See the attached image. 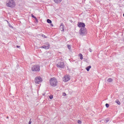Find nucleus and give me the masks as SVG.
Listing matches in <instances>:
<instances>
[{
    "mask_svg": "<svg viewBox=\"0 0 124 124\" xmlns=\"http://www.w3.org/2000/svg\"><path fill=\"white\" fill-rule=\"evenodd\" d=\"M6 5L7 7L14 8L15 7V1L14 0H8L6 1Z\"/></svg>",
    "mask_w": 124,
    "mask_h": 124,
    "instance_id": "f257e3e1",
    "label": "nucleus"
},
{
    "mask_svg": "<svg viewBox=\"0 0 124 124\" xmlns=\"http://www.w3.org/2000/svg\"><path fill=\"white\" fill-rule=\"evenodd\" d=\"M57 84H58V81L55 78H52L50 80V84L52 87H56L57 86Z\"/></svg>",
    "mask_w": 124,
    "mask_h": 124,
    "instance_id": "f03ea898",
    "label": "nucleus"
},
{
    "mask_svg": "<svg viewBox=\"0 0 124 124\" xmlns=\"http://www.w3.org/2000/svg\"><path fill=\"white\" fill-rule=\"evenodd\" d=\"M79 33L81 36H85V35H87V29L86 28H80Z\"/></svg>",
    "mask_w": 124,
    "mask_h": 124,
    "instance_id": "7ed1b4c3",
    "label": "nucleus"
},
{
    "mask_svg": "<svg viewBox=\"0 0 124 124\" xmlns=\"http://www.w3.org/2000/svg\"><path fill=\"white\" fill-rule=\"evenodd\" d=\"M64 66H65V65H64V62L63 61H60L57 64V67L58 68H64Z\"/></svg>",
    "mask_w": 124,
    "mask_h": 124,
    "instance_id": "20e7f679",
    "label": "nucleus"
},
{
    "mask_svg": "<svg viewBox=\"0 0 124 124\" xmlns=\"http://www.w3.org/2000/svg\"><path fill=\"white\" fill-rule=\"evenodd\" d=\"M32 71L39 72L40 71V66L39 65H35L31 68Z\"/></svg>",
    "mask_w": 124,
    "mask_h": 124,
    "instance_id": "39448f33",
    "label": "nucleus"
},
{
    "mask_svg": "<svg viewBox=\"0 0 124 124\" xmlns=\"http://www.w3.org/2000/svg\"><path fill=\"white\" fill-rule=\"evenodd\" d=\"M41 49H45V50H48L50 48V44L48 42H46L44 44V45L41 46Z\"/></svg>",
    "mask_w": 124,
    "mask_h": 124,
    "instance_id": "423d86ee",
    "label": "nucleus"
},
{
    "mask_svg": "<svg viewBox=\"0 0 124 124\" xmlns=\"http://www.w3.org/2000/svg\"><path fill=\"white\" fill-rule=\"evenodd\" d=\"M35 84H40L42 82V78L40 77H36L34 79Z\"/></svg>",
    "mask_w": 124,
    "mask_h": 124,
    "instance_id": "0eeeda50",
    "label": "nucleus"
},
{
    "mask_svg": "<svg viewBox=\"0 0 124 124\" xmlns=\"http://www.w3.org/2000/svg\"><path fill=\"white\" fill-rule=\"evenodd\" d=\"M78 27L79 28H81V29L85 28V27H86V25L84 22H79L78 24Z\"/></svg>",
    "mask_w": 124,
    "mask_h": 124,
    "instance_id": "6e6552de",
    "label": "nucleus"
},
{
    "mask_svg": "<svg viewBox=\"0 0 124 124\" xmlns=\"http://www.w3.org/2000/svg\"><path fill=\"white\" fill-rule=\"evenodd\" d=\"M70 80V78L68 76H64L63 77V80L64 82H68V81H69Z\"/></svg>",
    "mask_w": 124,
    "mask_h": 124,
    "instance_id": "1a4fd4ad",
    "label": "nucleus"
},
{
    "mask_svg": "<svg viewBox=\"0 0 124 124\" xmlns=\"http://www.w3.org/2000/svg\"><path fill=\"white\" fill-rule=\"evenodd\" d=\"M60 29L62 30V31H64V27L63 26V24L62 23L60 25Z\"/></svg>",
    "mask_w": 124,
    "mask_h": 124,
    "instance_id": "9d476101",
    "label": "nucleus"
},
{
    "mask_svg": "<svg viewBox=\"0 0 124 124\" xmlns=\"http://www.w3.org/2000/svg\"><path fill=\"white\" fill-rule=\"evenodd\" d=\"M62 0H54V1L55 2V3H60L62 2Z\"/></svg>",
    "mask_w": 124,
    "mask_h": 124,
    "instance_id": "9b49d317",
    "label": "nucleus"
},
{
    "mask_svg": "<svg viewBox=\"0 0 124 124\" xmlns=\"http://www.w3.org/2000/svg\"><path fill=\"white\" fill-rule=\"evenodd\" d=\"M91 68H92V66L91 65H89L86 67L87 71H90V69H91Z\"/></svg>",
    "mask_w": 124,
    "mask_h": 124,
    "instance_id": "f8f14e48",
    "label": "nucleus"
},
{
    "mask_svg": "<svg viewBox=\"0 0 124 124\" xmlns=\"http://www.w3.org/2000/svg\"><path fill=\"white\" fill-rule=\"evenodd\" d=\"M108 82L109 83H112V82H113V79L111 78H108L107 80Z\"/></svg>",
    "mask_w": 124,
    "mask_h": 124,
    "instance_id": "ddd939ff",
    "label": "nucleus"
},
{
    "mask_svg": "<svg viewBox=\"0 0 124 124\" xmlns=\"http://www.w3.org/2000/svg\"><path fill=\"white\" fill-rule=\"evenodd\" d=\"M115 102L117 103V104H118V105H121V102L119 101V100H116Z\"/></svg>",
    "mask_w": 124,
    "mask_h": 124,
    "instance_id": "4468645a",
    "label": "nucleus"
},
{
    "mask_svg": "<svg viewBox=\"0 0 124 124\" xmlns=\"http://www.w3.org/2000/svg\"><path fill=\"white\" fill-rule=\"evenodd\" d=\"M47 23H48V24H51L52 23V20H50L49 19H47L46 20Z\"/></svg>",
    "mask_w": 124,
    "mask_h": 124,
    "instance_id": "2eb2a0df",
    "label": "nucleus"
},
{
    "mask_svg": "<svg viewBox=\"0 0 124 124\" xmlns=\"http://www.w3.org/2000/svg\"><path fill=\"white\" fill-rule=\"evenodd\" d=\"M78 56L80 57V60H83V55L82 54H79Z\"/></svg>",
    "mask_w": 124,
    "mask_h": 124,
    "instance_id": "dca6fc26",
    "label": "nucleus"
},
{
    "mask_svg": "<svg viewBox=\"0 0 124 124\" xmlns=\"http://www.w3.org/2000/svg\"><path fill=\"white\" fill-rule=\"evenodd\" d=\"M109 121H110V119L109 118H106L105 120V123L106 124H107V123L108 122H109Z\"/></svg>",
    "mask_w": 124,
    "mask_h": 124,
    "instance_id": "f3484780",
    "label": "nucleus"
},
{
    "mask_svg": "<svg viewBox=\"0 0 124 124\" xmlns=\"http://www.w3.org/2000/svg\"><path fill=\"white\" fill-rule=\"evenodd\" d=\"M67 47L69 49V50H70V49H71V46H70V45H67Z\"/></svg>",
    "mask_w": 124,
    "mask_h": 124,
    "instance_id": "a211bd4d",
    "label": "nucleus"
},
{
    "mask_svg": "<svg viewBox=\"0 0 124 124\" xmlns=\"http://www.w3.org/2000/svg\"><path fill=\"white\" fill-rule=\"evenodd\" d=\"M109 104H106V107H107V108H109Z\"/></svg>",
    "mask_w": 124,
    "mask_h": 124,
    "instance_id": "6ab92c4d",
    "label": "nucleus"
},
{
    "mask_svg": "<svg viewBox=\"0 0 124 124\" xmlns=\"http://www.w3.org/2000/svg\"><path fill=\"white\" fill-rule=\"evenodd\" d=\"M31 17L34 18V19H36V17H35V16H34L33 14H31Z\"/></svg>",
    "mask_w": 124,
    "mask_h": 124,
    "instance_id": "aec40b11",
    "label": "nucleus"
},
{
    "mask_svg": "<svg viewBox=\"0 0 124 124\" xmlns=\"http://www.w3.org/2000/svg\"><path fill=\"white\" fill-rule=\"evenodd\" d=\"M42 37H44L45 38H47V36H45V35L43 34L42 35Z\"/></svg>",
    "mask_w": 124,
    "mask_h": 124,
    "instance_id": "412c9836",
    "label": "nucleus"
},
{
    "mask_svg": "<svg viewBox=\"0 0 124 124\" xmlns=\"http://www.w3.org/2000/svg\"><path fill=\"white\" fill-rule=\"evenodd\" d=\"M62 95H63V96H66V93H62Z\"/></svg>",
    "mask_w": 124,
    "mask_h": 124,
    "instance_id": "4be33fe9",
    "label": "nucleus"
},
{
    "mask_svg": "<svg viewBox=\"0 0 124 124\" xmlns=\"http://www.w3.org/2000/svg\"><path fill=\"white\" fill-rule=\"evenodd\" d=\"M78 124H82V122H81V121H80V120H78Z\"/></svg>",
    "mask_w": 124,
    "mask_h": 124,
    "instance_id": "5701e85b",
    "label": "nucleus"
},
{
    "mask_svg": "<svg viewBox=\"0 0 124 124\" xmlns=\"http://www.w3.org/2000/svg\"><path fill=\"white\" fill-rule=\"evenodd\" d=\"M49 98H50V99H53V95H50Z\"/></svg>",
    "mask_w": 124,
    "mask_h": 124,
    "instance_id": "b1692460",
    "label": "nucleus"
},
{
    "mask_svg": "<svg viewBox=\"0 0 124 124\" xmlns=\"http://www.w3.org/2000/svg\"><path fill=\"white\" fill-rule=\"evenodd\" d=\"M31 124V119H30V121L29 122V124Z\"/></svg>",
    "mask_w": 124,
    "mask_h": 124,
    "instance_id": "393cba45",
    "label": "nucleus"
},
{
    "mask_svg": "<svg viewBox=\"0 0 124 124\" xmlns=\"http://www.w3.org/2000/svg\"><path fill=\"white\" fill-rule=\"evenodd\" d=\"M9 26L10 28H11L12 29L13 28V26H12V25H11V24H9Z\"/></svg>",
    "mask_w": 124,
    "mask_h": 124,
    "instance_id": "a878e982",
    "label": "nucleus"
},
{
    "mask_svg": "<svg viewBox=\"0 0 124 124\" xmlns=\"http://www.w3.org/2000/svg\"><path fill=\"white\" fill-rule=\"evenodd\" d=\"M35 20L36 21V22H37V23H38V19H37V18L36 17V18H35Z\"/></svg>",
    "mask_w": 124,
    "mask_h": 124,
    "instance_id": "bb28decb",
    "label": "nucleus"
},
{
    "mask_svg": "<svg viewBox=\"0 0 124 124\" xmlns=\"http://www.w3.org/2000/svg\"><path fill=\"white\" fill-rule=\"evenodd\" d=\"M89 51H90V52H91V53H92V52H93V50L91 48H89Z\"/></svg>",
    "mask_w": 124,
    "mask_h": 124,
    "instance_id": "cd10ccee",
    "label": "nucleus"
},
{
    "mask_svg": "<svg viewBox=\"0 0 124 124\" xmlns=\"http://www.w3.org/2000/svg\"><path fill=\"white\" fill-rule=\"evenodd\" d=\"M17 48H20V46H16Z\"/></svg>",
    "mask_w": 124,
    "mask_h": 124,
    "instance_id": "c85d7f7f",
    "label": "nucleus"
},
{
    "mask_svg": "<svg viewBox=\"0 0 124 124\" xmlns=\"http://www.w3.org/2000/svg\"><path fill=\"white\" fill-rule=\"evenodd\" d=\"M50 26H51V27H54V25L52 24L50 25Z\"/></svg>",
    "mask_w": 124,
    "mask_h": 124,
    "instance_id": "c756f323",
    "label": "nucleus"
},
{
    "mask_svg": "<svg viewBox=\"0 0 124 124\" xmlns=\"http://www.w3.org/2000/svg\"><path fill=\"white\" fill-rule=\"evenodd\" d=\"M123 16H124V14H123Z\"/></svg>",
    "mask_w": 124,
    "mask_h": 124,
    "instance_id": "7c9ffc66",
    "label": "nucleus"
},
{
    "mask_svg": "<svg viewBox=\"0 0 124 124\" xmlns=\"http://www.w3.org/2000/svg\"><path fill=\"white\" fill-rule=\"evenodd\" d=\"M7 119H8V117H7Z\"/></svg>",
    "mask_w": 124,
    "mask_h": 124,
    "instance_id": "2f4dec72",
    "label": "nucleus"
}]
</instances>
